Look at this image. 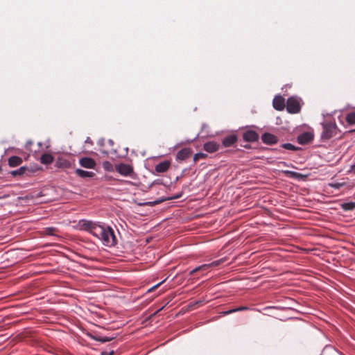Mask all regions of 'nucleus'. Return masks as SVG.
Masks as SVG:
<instances>
[{"instance_id": "45", "label": "nucleus", "mask_w": 355, "mask_h": 355, "mask_svg": "<svg viewBox=\"0 0 355 355\" xmlns=\"http://www.w3.org/2000/svg\"><path fill=\"white\" fill-rule=\"evenodd\" d=\"M103 139H102V141H101H101H99V144H100L101 145H103Z\"/></svg>"}, {"instance_id": "13", "label": "nucleus", "mask_w": 355, "mask_h": 355, "mask_svg": "<svg viewBox=\"0 0 355 355\" xmlns=\"http://www.w3.org/2000/svg\"><path fill=\"white\" fill-rule=\"evenodd\" d=\"M55 166L59 168H69L71 166V164L69 160L63 157H58L55 161Z\"/></svg>"}, {"instance_id": "28", "label": "nucleus", "mask_w": 355, "mask_h": 355, "mask_svg": "<svg viewBox=\"0 0 355 355\" xmlns=\"http://www.w3.org/2000/svg\"><path fill=\"white\" fill-rule=\"evenodd\" d=\"M207 157V155L203 153H197L194 155L193 161V163H196L198 160L201 159H205Z\"/></svg>"}, {"instance_id": "27", "label": "nucleus", "mask_w": 355, "mask_h": 355, "mask_svg": "<svg viewBox=\"0 0 355 355\" xmlns=\"http://www.w3.org/2000/svg\"><path fill=\"white\" fill-rule=\"evenodd\" d=\"M281 147L284 149L289 150H293V151L299 149L298 147L294 146L293 144H292L291 143L283 144H282Z\"/></svg>"}, {"instance_id": "39", "label": "nucleus", "mask_w": 355, "mask_h": 355, "mask_svg": "<svg viewBox=\"0 0 355 355\" xmlns=\"http://www.w3.org/2000/svg\"><path fill=\"white\" fill-rule=\"evenodd\" d=\"M349 171L355 173V164L351 166V169L349 170Z\"/></svg>"}, {"instance_id": "4", "label": "nucleus", "mask_w": 355, "mask_h": 355, "mask_svg": "<svg viewBox=\"0 0 355 355\" xmlns=\"http://www.w3.org/2000/svg\"><path fill=\"white\" fill-rule=\"evenodd\" d=\"M242 139L245 142L254 143L259 141V135L255 130L249 129L247 126L242 134Z\"/></svg>"}, {"instance_id": "20", "label": "nucleus", "mask_w": 355, "mask_h": 355, "mask_svg": "<svg viewBox=\"0 0 355 355\" xmlns=\"http://www.w3.org/2000/svg\"><path fill=\"white\" fill-rule=\"evenodd\" d=\"M248 306H239V307H237V308H234V309H229L227 311H221L220 313V315H229V314H231V313H236V312H238V311H245V310H248Z\"/></svg>"}, {"instance_id": "38", "label": "nucleus", "mask_w": 355, "mask_h": 355, "mask_svg": "<svg viewBox=\"0 0 355 355\" xmlns=\"http://www.w3.org/2000/svg\"><path fill=\"white\" fill-rule=\"evenodd\" d=\"M107 143L110 146H112L114 145V141L112 139H108Z\"/></svg>"}, {"instance_id": "26", "label": "nucleus", "mask_w": 355, "mask_h": 355, "mask_svg": "<svg viewBox=\"0 0 355 355\" xmlns=\"http://www.w3.org/2000/svg\"><path fill=\"white\" fill-rule=\"evenodd\" d=\"M103 168L106 171H112L114 170V166L109 161H104L102 163Z\"/></svg>"}, {"instance_id": "34", "label": "nucleus", "mask_w": 355, "mask_h": 355, "mask_svg": "<svg viewBox=\"0 0 355 355\" xmlns=\"http://www.w3.org/2000/svg\"><path fill=\"white\" fill-rule=\"evenodd\" d=\"M204 302H205V300H202L196 301V302H194L193 303H190L189 307H193V306H195L198 305V304H202L204 303Z\"/></svg>"}, {"instance_id": "14", "label": "nucleus", "mask_w": 355, "mask_h": 355, "mask_svg": "<svg viewBox=\"0 0 355 355\" xmlns=\"http://www.w3.org/2000/svg\"><path fill=\"white\" fill-rule=\"evenodd\" d=\"M79 164L81 166L87 168H94L96 166L94 159L91 157H83L80 159Z\"/></svg>"}, {"instance_id": "3", "label": "nucleus", "mask_w": 355, "mask_h": 355, "mask_svg": "<svg viewBox=\"0 0 355 355\" xmlns=\"http://www.w3.org/2000/svg\"><path fill=\"white\" fill-rule=\"evenodd\" d=\"M300 98L291 96L287 99L286 101V110L290 114H297L301 110V105L300 103Z\"/></svg>"}, {"instance_id": "24", "label": "nucleus", "mask_w": 355, "mask_h": 355, "mask_svg": "<svg viewBox=\"0 0 355 355\" xmlns=\"http://www.w3.org/2000/svg\"><path fill=\"white\" fill-rule=\"evenodd\" d=\"M283 173L287 175L288 177L293 178H300L302 176V175L300 173L292 171H284Z\"/></svg>"}, {"instance_id": "16", "label": "nucleus", "mask_w": 355, "mask_h": 355, "mask_svg": "<svg viewBox=\"0 0 355 355\" xmlns=\"http://www.w3.org/2000/svg\"><path fill=\"white\" fill-rule=\"evenodd\" d=\"M22 162L23 159L19 156L13 155L8 159V165L10 167L19 166Z\"/></svg>"}, {"instance_id": "6", "label": "nucleus", "mask_w": 355, "mask_h": 355, "mask_svg": "<svg viewBox=\"0 0 355 355\" xmlns=\"http://www.w3.org/2000/svg\"><path fill=\"white\" fill-rule=\"evenodd\" d=\"M88 336L95 341H98L101 343H105L107 342H110L115 339L117 337V334H113L110 336H102L97 334H88Z\"/></svg>"}, {"instance_id": "41", "label": "nucleus", "mask_w": 355, "mask_h": 355, "mask_svg": "<svg viewBox=\"0 0 355 355\" xmlns=\"http://www.w3.org/2000/svg\"><path fill=\"white\" fill-rule=\"evenodd\" d=\"M154 183H157V184H162V181H161L160 180H157L155 181V182H153V184H154Z\"/></svg>"}, {"instance_id": "7", "label": "nucleus", "mask_w": 355, "mask_h": 355, "mask_svg": "<svg viewBox=\"0 0 355 355\" xmlns=\"http://www.w3.org/2000/svg\"><path fill=\"white\" fill-rule=\"evenodd\" d=\"M314 139V135L311 132H304L300 134L297 137V141L298 144L301 145H305L311 141H312Z\"/></svg>"}, {"instance_id": "17", "label": "nucleus", "mask_w": 355, "mask_h": 355, "mask_svg": "<svg viewBox=\"0 0 355 355\" xmlns=\"http://www.w3.org/2000/svg\"><path fill=\"white\" fill-rule=\"evenodd\" d=\"M26 171H28V168L27 166H21L16 170H13L9 172L12 177H21L23 176Z\"/></svg>"}, {"instance_id": "15", "label": "nucleus", "mask_w": 355, "mask_h": 355, "mask_svg": "<svg viewBox=\"0 0 355 355\" xmlns=\"http://www.w3.org/2000/svg\"><path fill=\"white\" fill-rule=\"evenodd\" d=\"M171 166V162L168 160H164L159 162L155 166V171L157 173H164L167 171Z\"/></svg>"}, {"instance_id": "9", "label": "nucleus", "mask_w": 355, "mask_h": 355, "mask_svg": "<svg viewBox=\"0 0 355 355\" xmlns=\"http://www.w3.org/2000/svg\"><path fill=\"white\" fill-rule=\"evenodd\" d=\"M238 141V137L235 134L227 135L222 139V145L225 148L233 146Z\"/></svg>"}, {"instance_id": "29", "label": "nucleus", "mask_w": 355, "mask_h": 355, "mask_svg": "<svg viewBox=\"0 0 355 355\" xmlns=\"http://www.w3.org/2000/svg\"><path fill=\"white\" fill-rule=\"evenodd\" d=\"M56 231V228L53 227H48L44 230V232L47 235L53 236L55 235L54 232Z\"/></svg>"}, {"instance_id": "11", "label": "nucleus", "mask_w": 355, "mask_h": 355, "mask_svg": "<svg viewBox=\"0 0 355 355\" xmlns=\"http://www.w3.org/2000/svg\"><path fill=\"white\" fill-rule=\"evenodd\" d=\"M220 148V144L215 141H210L203 144V149L209 153L218 151Z\"/></svg>"}, {"instance_id": "43", "label": "nucleus", "mask_w": 355, "mask_h": 355, "mask_svg": "<svg viewBox=\"0 0 355 355\" xmlns=\"http://www.w3.org/2000/svg\"><path fill=\"white\" fill-rule=\"evenodd\" d=\"M206 126H207V125H206V124H205V123H203V124L202 125V129L205 128V127H206Z\"/></svg>"}, {"instance_id": "10", "label": "nucleus", "mask_w": 355, "mask_h": 355, "mask_svg": "<svg viewBox=\"0 0 355 355\" xmlns=\"http://www.w3.org/2000/svg\"><path fill=\"white\" fill-rule=\"evenodd\" d=\"M261 140L267 145H273L278 142L277 137L269 132H264L261 135Z\"/></svg>"}, {"instance_id": "22", "label": "nucleus", "mask_w": 355, "mask_h": 355, "mask_svg": "<svg viewBox=\"0 0 355 355\" xmlns=\"http://www.w3.org/2000/svg\"><path fill=\"white\" fill-rule=\"evenodd\" d=\"M345 120L347 123L349 125H352L355 124V112H350L347 114L345 116Z\"/></svg>"}, {"instance_id": "2", "label": "nucleus", "mask_w": 355, "mask_h": 355, "mask_svg": "<svg viewBox=\"0 0 355 355\" xmlns=\"http://www.w3.org/2000/svg\"><path fill=\"white\" fill-rule=\"evenodd\" d=\"M322 131L320 134L322 141H327L332 137H336L340 133V130L335 121H324L321 123Z\"/></svg>"}, {"instance_id": "40", "label": "nucleus", "mask_w": 355, "mask_h": 355, "mask_svg": "<svg viewBox=\"0 0 355 355\" xmlns=\"http://www.w3.org/2000/svg\"><path fill=\"white\" fill-rule=\"evenodd\" d=\"M198 135H199V134H198V135H196V137H195L193 138V139H192V140H191V141H187V142H189V143H190V142H193V141H195V140L198 138Z\"/></svg>"}, {"instance_id": "1", "label": "nucleus", "mask_w": 355, "mask_h": 355, "mask_svg": "<svg viewBox=\"0 0 355 355\" xmlns=\"http://www.w3.org/2000/svg\"><path fill=\"white\" fill-rule=\"evenodd\" d=\"M78 225L81 230L86 231L97 238L103 245L111 248L117 245L118 240L114 230L107 224L83 219L79 221Z\"/></svg>"}, {"instance_id": "18", "label": "nucleus", "mask_w": 355, "mask_h": 355, "mask_svg": "<svg viewBox=\"0 0 355 355\" xmlns=\"http://www.w3.org/2000/svg\"><path fill=\"white\" fill-rule=\"evenodd\" d=\"M75 173L78 176L82 178H92L95 175V173L92 171H87L80 168H77Z\"/></svg>"}, {"instance_id": "30", "label": "nucleus", "mask_w": 355, "mask_h": 355, "mask_svg": "<svg viewBox=\"0 0 355 355\" xmlns=\"http://www.w3.org/2000/svg\"><path fill=\"white\" fill-rule=\"evenodd\" d=\"M345 184V182H332L329 184V186L332 188L339 189Z\"/></svg>"}, {"instance_id": "12", "label": "nucleus", "mask_w": 355, "mask_h": 355, "mask_svg": "<svg viewBox=\"0 0 355 355\" xmlns=\"http://www.w3.org/2000/svg\"><path fill=\"white\" fill-rule=\"evenodd\" d=\"M272 105L275 110L282 111L285 107V100L280 96H275L272 101Z\"/></svg>"}, {"instance_id": "21", "label": "nucleus", "mask_w": 355, "mask_h": 355, "mask_svg": "<svg viewBox=\"0 0 355 355\" xmlns=\"http://www.w3.org/2000/svg\"><path fill=\"white\" fill-rule=\"evenodd\" d=\"M209 268H211L210 266L209 263L202 264V265L197 266L195 268H193L191 270H190L189 274L190 276H191V275H193L197 271L206 270L209 269Z\"/></svg>"}, {"instance_id": "5", "label": "nucleus", "mask_w": 355, "mask_h": 355, "mask_svg": "<svg viewBox=\"0 0 355 355\" xmlns=\"http://www.w3.org/2000/svg\"><path fill=\"white\" fill-rule=\"evenodd\" d=\"M115 170L123 176H131L134 173L133 167L124 163H120L116 165Z\"/></svg>"}, {"instance_id": "36", "label": "nucleus", "mask_w": 355, "mask_h": 355, "mask_svg": "<svg viewBox=\"0 0 355 355\" xmlns=\"http://www.w3.org/2000/svg\"><path fill=\"white\" fill-rule=\"evenodd\" d=\"M85 142L86 144H91V145H93V141L92 140L90 139V137H87Z\"/></svg>"}, {"instance_id": "35", "label": "nucleus", "mask_w": 355, "mask_h": 355, "mask_svg": "<svg viewBox=\"0 0 355 355\" xmlns=\"http://www.w3.org/2000/svg\"><path fill=\"white\" fill-rule=\"evenodd\" d=\"M114 354V351L113 349L110 351L104 350L101 352L100 355H113Z\"/></svg>"}, {"instance_id": "46", "label": "nucleus", "mask_w": 355, "mask_h": 355, "mask_svg": "<svg viewBox=\"0 0 355 355\" xmlns=\"http://www.w3.org/2000/svg\"><path fill=\"white\" fill-rule=\"evenodd\" d=\"M164 306H162V308H160V309H159V311L162 310V309H164Z\"/></svg>"}, {"instance_id": "25", "label": "nucleus", "mask_w": 355, "mask_h": 355, "mask_svg": "<svg viewBox=\"0 0 355 355\" xmlns=\"http://www.w3.org/2000/svg\"><path fill=\"white\" fill-rule=\"evenodd\" d=\"M166 200H169V199H167V197H166V198L163 197V198L157 199L154 201L146 202H145V205H149V206H154V205L160 204L161 202L166 201Z\"/></svg>"}, {"instance_id": "42", "label": "nucleus", "mask_w": 355, "mask_h": 355, "mask_svg": "<svg viewBox=\"0 0 355 355\" xmlns=\"http://www.w3.org/2000/svg\"><path fill=\"white\" fill-rule=\"evenodd\" d=\"M355 132V128L348 131V132H349V133H352V132Z\"/></svg>"}, {"instance_id": "19", "label": "nucleus", "mask_w": 355, "mask_h": 355, "mask_svg": "<svg viewBox=\"0 0 355 355\" xmlns=\"http://www.w3.org/2000/svg\"><path fill=\"white\" fill-rule=\"evenodd\" d=\"M40 162L44 164H50L53 162V157L49 153H44L41 156Z\"/></svg>"}, {"instance_id": "37", "label": "nucleus", "mask_w": 355, "mask_h": 355, "mask_svg": "<svg viewBox=\"0 0 355 355\" xmlns=\"http://www.w3.org/2000/svg\"><path fill=\"white\" fill-rule=\"evenodd\" d=\"M241 147L244 148H246V149H250L251 148V146L248 144H243V145H241Z\"/></svg>"}, {"instance_id": "33", "label": "nucleus", "mask_w": 355, "mask_h": 355, "mask_svg": "<svg viewBox=\"0 0 355 355\" xmlns=\"http://www.w3.org/2000/svg\"><path fill=\"white\" fill-rule=\"evenodd\" d=\"M223 262L222 259H218L214 261H212L211 263H209L211 267H215L219 266Z\"/></svg>"}, {"instance_id": "8", "label": "nucleus", "mask_w": 355, "mask_h": 355, "mask_svg": "<svg viewBox=\"0 0 355 355\" xmlns=\"http://www.w3.org/2000/svg\"><path fill=\"white\" fill-rule=\"evenodd\" d=\"M193 151L191 148H184L179 150L176 155H175V159L178 162H182L189 157Z\"/></svg>"}, {"instance_id": "32", "label": "nucleus", "mask_w": 355, "mask_h": 355, "mask_svg": "<svg viewBox=\"0 0 355 355\" xmlns=\"http://www.w3.org/2000/svg\"><path fill=\"white\" fill-rule=\"evenodd\" d=\"M182 194H183V192L181 191L173 196H170V197H167V199H169V200H175V199H178L180 198H181L182 196Z\"/></svg>"}, {"instance_id": "31", "label": "nucleus", "mask_w": 355, "mask_h": 355, "mask_svg": "<svg viewBox=\"0 0 355 355\" xmlns=\"http://www.w3.org/2000/svg\"><path fill=\"white\" fill-rule=\"evenodd\" d=\"M165 280H166V279H164V280H162V281H161L160 282L157 283V284H155V286H152V287L149 288L146 291V293H150V292H152L153 291H154L155 288H158V287H159V286H160L163 282H165Z\"/></svg>"}, {"instance_id": "44", "label": "nucleus", "mask_w": 355, "mask_h": 355, "mask_svg": "<svg viewBox=\"0 0 355 355\" xmlns=\"http://www.w3.org/2000/svg\"><path fill=\"white\" fill-rule=\"evenodd\" d=\"M103 153L107 155H108V152L107 151H103Z\"/></svg>"}, {"instance_id": "23", "label": "nucleus", "mask_w": 355, "mask_h": 355, "mask_svg": "<svg viewBox=\"0 0 355 355\" xmlns=\"http://www.w3.org/2000/svg\"><path fill=\"white\" fill-rule=\"evenodd\" d=\"M340 207L344 211H352L355 209V202H343Z\"/></svg>"}]
</instances>
